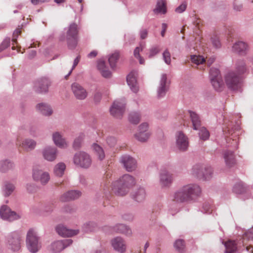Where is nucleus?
Returning <instances> with one entry per match:
<instances>
[{"instance_id":"1","label":"nucleus","mask_w":253,"mask_h":253,"mask_svg":"<svg viewBox=\"0 0 253 253\" xmlns=\"http://www.w3.org/2000/svg\"><path fill=\"white\" fill-rule=\"evenodd\" d=\"M201 193V189L198 185H186L173 194L171 200L178 204L187 202L199 196Z\"/></svg>"},{"instance_id":"2","label":"nucleus","mask_w":253,"mask_h":253,"mask_svg":"<svg viewBox=\"0 0 253 253\" xmlns=\"http://www.w3.org/2000/svg\"><path fill=\"white\" fill-rule=\"evenodd\" d=\"M136 183L135 178L129 174H125L112 184V191L118 196L126 195Z\"/></svg>"},{"instance_id":"3","label":"nucleus","mask_w":253,"mask_h":253,"mask_svg":"<svg viewBox=\"0 0 253 253\" xmlns=\"http://www.w3.org/2000/svg\"><path fill=\"white\" fill-rule=\"evenodd\" d=\"M238 74L235 72H229L225 76V82L228 87L231 89L236 90L240 87L241 78L239 74L244 73L246 71L244 63H242L240 66L237 68Z\"/></svg>"},{"instance_id":"4","label":"nucleus","mask_w":253,"mask_h":253,"mask_svg":"<svg viewBox=\"0 0 253 253\" xmlns=\"http://www.w3.org/2000/svg\"><path fill=\"white\" fill-rule=\"evenodd\" d=\"M26 245L28 250L33 253H37L41 248L39 237L37 236L36 231L33 229H30L28 231Z\"/></svg>"},{"instance_id":"5","label":"nucleus","mask_w":253,"mask_h":253,"mask_svg":"<svg viewBox=\"0 0 253 253\" xmlns=\"http://www.w3.org/2000/svg\"><path fill=\"white\" fill-rule=\"evenodd\" d=\"M78 26L75 23L71 24L67 30L66 40L69 47L71 49L75 48L78 42Z\"/></svg>"},{"instance_id":"6","label":"nucleus","mask_w":253,"mask_h":253,"mask_svg":"<svg viewBox=\"0 0 253 253\" xmlns=\"http://www.w3.org/2000/svg\"><path fill=\"white\" fill-rule=\"evenodd\" d=\"M74 163L77 166L87 168L91 165V160L90 156L86 153L79 152L74 156Z\"/></svg>"},{"instance_id":"7","label":"nucleus","mask_w":253,"mask_h":253,"mask_svg":"<svg viewBox=\"0 0 253 253\" xmlns=\"http://www.w3.org/2000/svg\"><path fill=\"white\" fill-rule=\"evenodd\" d=\"M0 215L3 219L11 221L19 219V214L12 211L7 206H2L0 209Z\"/></svg>"},{"instance_id":"8","label":"nucleus","mask_w":253,"mask_h":253,"mask_svg":"<svg viewBox=\"0 0 253 253\" xmlns=\"http://www.w3.org/2000/svg\"><path fill=\"white\" fill-rule=\"evenodd\" d=\"M16 144L23 151L28 152L33 150L36 146V142L33 139H25L22 141L19 137L17 138Z\"/></svg>"},{"instance_id":"9","label":"nucleus","mask_w":253,"mask_h":253,"mask_svg":"<svg viewBox=\"0 0 253 253\" xmlns=\"http://www.w3.org/2000/svg\"><path fill=\"white\" fill-rule=\"evenodd\" d=\"M148 124L147 123H142L138 128V132L135 134V137L140 142H145L147 141L150 133L148 131Z\"/></svg>"},{"instance_id":"10","label":"nucleus","mask_w":253,"mask_h":253,"mask_svg":"<svg viewBox=\"0 0 253 253\" xmlns=\"http://www.w3.org/2000/svg\"><path fill=\"white\" fill-rule=\"evenodd\" d=\"M125 104L124 102L116 100L112 105L110 111L112 115L117 118H120L124 113Z\"/></svg>"},{"instance_id":"11","label":"nucleus","mask_w":253,"mask_h":253,"mask_svg":"<svg viewBox=\"0 0 253 253\" xmlns=\"http://www.w3.org/2000/svg\"><path fill=\"white\" fill-rule=\"evenodd\" d=\"M176 146L181 151H185L189 146L187 136L181 131H178L176 134Z\"/></svg>"},{"instance_id":"12","label":"nucleus","mask_w":253,"mask_h":253,"mask_svg":"<svg viewBox=\"0 0 253 253\" xmlns=\"http://www.w3.org/2000/svg\"><path fill=\"white\" fill-rule=\"evenodd\" d=\"M212 173V169L211 167L205 168L204 171L203 169L199 166H194L192 169V174L198 177L202 176L205 178V179L209 178L211 174Z\"/></svg>"},{"instance_id":"13","label":"nucleus","mask_w":253,"mask_h":253,"mask_svg":"<svg viewBox=\"0 0 253 253\" xmlns=\"http://www.w3.org/2000/svg\"><path fill=\"white\" fill-rule=\"evenodd\" d=\"M71 88L76 98L83 100L86 97L87 93L86 90L80 84L74 83L72 84Z\"/></svg>"},{"instance_id":"14","label":"nucleus","mask_w":253,"mask_h":253,"mask_svg":"<svg viewBox=\"0 0 253 253\" xmlns=\"http://www.w3.org/2000/svg\"><path fill=\"white\" fill-rule=\"evenodd\" d=\"M73 243L71 239H64L53 243L51 245V250L55 253H58Z\"/></svg>"},{"instance_id":"15","label":"nucleus","mask_w":253,"mask_h":253,"mask_svg":"<svg viewBox=\"0 0 253 253\" xmlns=\"http://www.w3.org/2000/svg\"><path fill=\"white\" fill-rule=\"evenodd\" d=\"M111 245L113 249L120 253H124L126 250V244L124 239L117 237L111 240Z\"/></svg>"},{"instance_id":"16","label":"nucleus","mask_w":253,"mask_h":253,"mask_svg":"<svg viewBox=\"0 0 253 253\" xmlns=\"http://www.w3.org/2000/svg\"><path fill=\"white\" fill-rule=\"evenodd\" d=\"M33 176L35 180L40 181L42 184H45L50 179L49 173L42 170L35 169Z\"/></svg>"},{"instance_id":"17","label":"nucleus","mask_w":253,"mask_h":253,"mask_svg":"<svg viewBox=\"0 0 253 253\" xmlns=\"http://www.w3.org/2000/svg\"><path fill=\"white\" fill-rule=\"evenodd\" d=\"M121 163L128 171L134 170L136 168V161L129 156H124L121 158Z\"/></svg>"},{"instance_id":"18","label":"nucleus","mask_w":253,"mask_h":253,"mask_svg":"<svg viewBox=\"0 0 253 253\" xmlns=\"http://www.w3.org/2000/svg\"><path fill=\"white\" fill-rule=\"evenodd\" d=\"M50 82L47 78H43L37 81L35 84V88L38 92H46L48 91Z\"/></svg>"},{"instance_id":"19","label":"nucleus","mask_w":253,"mask_h":253,"mask_svg":"<svg viewBox=\"0 0 253 253\" xmlns=\"http://www.w3.org/2000/svg\"><path fill=\"white\" fill-rule=\"evenodd\" d=\"M42 153L44 159L52 162L56 159L57 151L54 147H47L43 150Z\"/></svg>"},{"instance_id":"20","label":"nucleus","mask_w":253,"mask_h":253,"mask_svg":"<svg viewBox=\"0 0 253 253\" xmlns=\"http://www.w3.org/2000/svg\"><path fill=\"white\" fill-rule=\"evenodd\" d=\"M58 234L63 237H71L77 235L79 233L78 230H71L67 228L63 225H59L56 228Z\"/></svg>"},{"instance_id":"21","label":"nucleus","mask_w":253,"mask_h":253,"mask_svg":"<svg viewBox=\"0 0 253 253\" xmlns=\"http://www.w3.org/2000/svg\"><path fill=\"white\" fill-rule=\"evenodd\" d=\"M136 75L137 73L135 71H132L128 75L126 78L128 85L134 92H136L138 90L136 79Z\"/></svg>"},{"instance_id":"22","label":"nucleus","mask_w":253,"mask_h":253,"mask_svg":"<svg viewBox=\"0 0 253 253\" xmlns=\"http://www.w3.org/2000/svg\"><path fill=\"white\" fill-rule=\"evenodd\" d=\"M97 67L102 76L104 78H108L111 76V73L106 66L105 62L103 60H98Z\"/></svg>"},{"instance_id":"23","label":"nucleus","mask_w":253,"mask_h":253,"mask_svg":"<svg viewBox=\"0 0 253 253\" xmlns=\"http://www.w3.org/2000/svg\"><path fill=\"white\" fill-rule=\"evenodd\" d=\"M232 50L234 52L241 54H245L248 50V45L246 42L239 41L233 45Z\"/></svg>"},{"instance_id":"24","label":"nucleus","mask_w":253,"mask_h":253,"mask_svg":"<svg viewBox=\"0 0 253 253\" xmlns=\"http://www.w3.org/2000/svg\"><path fill=\"white\" fill-rule=\"evenodd\" d=\"M52 139L55 144L60 148H64L68 146L67 143L65 140L58 132H56L53 134Z\"/></svg>"},{"instance_id":"25","label":"nucleus","mask_w":253,"mask_h":253,"mask_svg":"<svg viewBox=\"0 0 253 253\" xmlns=\"http://www.w3.org/2000/svg\"><path fill=\"white\" fill-rule=\"evenodd\" d=\"M172 180V177L169 172L166 170H162L160 174V182L162 186H166L170 184Z\"/></svg>"},{"instance_id":"26","label":"nucleus","mask_w":253,"mask_h":253,"mask_svg":"<svg viewBox=\"0 0 253 253\" xmlns=\"http://www.w3.org/2000/svg\"><path fill=\"white\" fill-rule=\"evenodd\" d=\"M167 77L166 74L162 75L160 86L158 90V94L159 97L163 96L167 90Z\"/></svg>"},{"instance_id":"27","label":"nucleus","mask_w":253,"mask_h":253,"mask_svg":"<svg viewBox=\"0 0 253 253\" xmlns=\"http://www.w3.org/2000/svg\"><path fill=\"white\" fill-rule=\"evenodd\" d=\"M223 155L226 165L227 167H231L235 165V155L232 151H226L224 152Z\"/></svg>"},{"instance_id":"28","label":"nucleus","mask_w":253,"mask_h":253,"mask_svg":"<svg viewBox=\"0 0 253 253\" xmlns=\"http://www.w3.org/2000/svg\"><path fill=\"white\" fill-rule=\"evenodd\" d=\"M81 193L79 191H70L61 197V200L63 202H66L74 200L80 197Z\"/></svg>"},{"instance_id":"29","label":"nucleus","mask_w":253,"mask_h":253,"mask_svg":"<svg viewBox=\"0 0 253 253\" xmlns=\"http://www.w3.org/2000/svg\"><path fill=\"white\" fill-rule=\"evenodd\" d=\"M20 241V238L18 236L9 238L8 243L11 249L14 251H18L21 247Z\"/></svg>"},{"instance_id":"30","label":"nucleus","mask_w":253,"mask_h":253,"mask_svg":"<svg viewBox=\"0 0 253 253\" xmlns=\"http://www.w3.org/2000/svg\"><path fill=\"white\" fill-rule=\"evenodd\" d=\"M188 113L192 123L193 128L198 130L201 126V120L198 115L192 111H188Z\"/></svg>"},{"instance_id":"31","label":"nucleus","mask_w":253,"mask_h":253,"mask_svg":"<svg viewBox=\"0 0 253 253\" xmlns=\"http://www.w3.org/2000/svg\"><path fill=\"white\" fill-rule=\"evenodd\" d=\"M36 108L37 110L45 116H49L52 113L50 107L46 104L39 103L37 105Z\"/></svg>"},{"instance_id":"32","label":"nucleus","mask_w":253,"mask_h":253,"mask_svg":"<svg viewBox=\"0 0 253 253\" xmlns=\"http://www.w3.org/2000/svg\"><path fill=\"white\" fill-rule=\"evenodd\" d=\"M249 190L248 187L242 182H239L233 187V192L236 194H243L246 193Z\"/></svg>"},{"instance_id":"33","label":"nucleus","mask_w":253,"mask_h":253,"mask_svg":"<svg viewBox=\"0 0 253 253\" xmlns=\"http://www.w3.org/2000/svg\"><path fill=\"white\" fill-rule=\"evenodd\" d=\"M145 191L143 188H139L133 192L132 198L137 202H141L145 199Z\"/></svg>"},{"instance_id":"34","label":"nucleus","mask_w":253,"mask_h":253,"mask_svg":"<svg viewBox=\"0 0 253 253\" xmlns=\"http://www.w3.org/2000/svg\"><path fill=\"white\" fill-rule=\"evenodd\" d=\"M237 243L235 241L228 240L225 242L224 246L226 248V253H234L237 250Z\"/></svg>"},{"instance_id":"35","label":"nucleus","mask_w":253,"mask_h":253,"mask_svg":"<svg viewBox=\"0 0 253 253\" xmlns=\"http://www.w3.org/2000/svg\"><path fill=\"white\" fill-rule=\"evenodd\" d=\"M214 76L211 79V83L215 90L220 91L223 85V81L221 77H217Z\"/></svg>"},{"instance_id":"36","label":"nucleus","mask_w":253,"mask_h":253,"mask_svg":"<svg viewBox=\"0 0 253 253\" xmlns=\"http://www.w3.org/2000/svg\"><path fill=\"white\" fill-rule=\"evenodd\" d=\"M115 231L117 233H121L126 235H129L131 234V229L124 224H118L114 227Z\"/></svg>"},{"instance_id":"37","label":"nucleus","mask_w":253,"mask_h":253,"mask_svg":"<svg viewBox=\"0 0 253 253\" xmlns=\"http://www.w3.org/2000/svg\"><path fill=\"white\" fill-rule=\"evenodd\" d=\"M166 4L164 0H159L158 1L156 8L154 10L155 13H161L165 14L166 13Z\"/></svg>"},{"instance_id":"38","label":"nucleus","mask_w":253,"mask_h":253,"mask_svg":"<svg viewBox=\"0 0 253 253\" xmlns=\"http://www.w3.org/2000/svg\"><path fill=\"white\" fill-rule=\"evenodd\" d=\"M92 147L94 153L98 156L99 159L102 160L105 157L104 152L102 148L96 143H94Z\"/></svg>"},{"instance_id":"39","label":"nucleus","mask_w":253,"mask_h":253,"mask_svg":"<svg viewBox=\"0 0 253 253\" xmlns=\"http://www.w3.org/2000/svg\"><path fill=\"white\" fill-rule=\"evenodd\" d=\"M65 169V165L63 163H59L55 166L54 168V173L57 176H62Z\"/></svg>"},{"instance_id":"40","label":"nucleus","mask_w":253,"mask_h":253,"mask_svg":"<svg viewBox=\"0 0 253 253\" xmlns=\"http://www.w3.org/2000/svg\"><path fill=\"white\" fill-rule=\"evenodd\" d=\"M120 55L118 52H115L109 58V62L112 68L116 67V63L119 59Z\"/></svg>"},{"instance_id":"41","label":"nucleus","mask_w":253,"mask_h":253,"mask_svg":"<svg viewBox=\"0 0 253 253\" xmlns=\"http://www.w3.org/2000/svg\"><path fill=\"white\" fill-rule=\"evenodd\" d=\"M13 167V164L8 161H4L0 162V170L5 172Z\"/></svg>"},{"instance_id":"42","label":"nucleus","mask_w":253,"mask_h":253,"mask_svg":"<svg viewBox=\"0 0 253 253\" xmlns=\"http://www.w3.org/2000/svg\"><path fill=\"white\" fill-rule=\"evenodd\" d=\"M198 129H199V135L201 139L206 140L209 139L210 133L206 128L200 126Z\"/></svg>"},{"instance_id":"43","label":"nucleus","mask_w":253,"mask_h":253,"mask_svg":"<svg viewBox=\"0 0 253 253\" xmlns=\"http://www.w3.org/2000/svg\"><path fill=\"white\" fill-rule=\"evenodd\" d=\"M253 239V234L252 231H248L246 232L243 236L241 240V243L243 246H246L247 242Z\"/></svg>"},{"instance_id":"44","label":"nucleus","mask_w":253,"mask_h":253,"mask_svg":"<svg viewBox=\"0 0 253 253\" xmlns=\"http://www.w3.org/2000/svg\"><path fill=\"white\" fill-rule=\"evenodd\" d=\"M191 60L193 63L197 65L202 64L206 62L205 59L201 55H191Z\"/></svg>"},{"instance_id":"45","label":"nucleus","mask_w":253,"mask_h":253,"mask_svg":"<svg viewBox=\"0 0 253 253\" xmlns=\"http://www.w3.org/2000/svg\"><path fill=\"white\" fill-rule=\"evenodd\" d=\"M128 119L131 123L137 124L140 122V115L136 112L131 113L129 115Z\"/></svg>"},{"instance_id":"46","label":"nucleus","mask_w":253,"mask_h":253,"mask_svg":"<svg viewBox=\"0 0 253 253\" xmlns=\"http://www.w3.org/2000/svg\"><path fill=\"white\" fill-rule=\"evenodd\" d=\"M174 248L179 252H182L185 249V244L183 240L178 239L174 244Z\"/></svg>"},{"instance_id":"47","label":"nucleus","mask_w":253,"mask_h":253,"mask_svg":"<svg viewBox=\"0 0 253 253\" xmlns=\"http://www.w3.org/2000/svg\"><path fill=\"white\" fill-rule=\"evenodd\" d=\"M143 50V47H137L134 51V57L139 60L140 64H143L145 62L144 59L140 55L139 53Z\"/></svg>"},{"instance_id":"48","label":"nucleus","mask_w":253,"mask_h":253,"mask_svg":"<svg viewBox=\"0 0 253 253\" xmlns=\"http://www.w3.org/2000/svg\"><path fill=\"white\" fill-rule=\"evenodd\" d=\"M21 33V30L20 28H17L16 29L13 34V37L12 39V49L13 50H14L16 48V46H15V44H17V38L18 36L20 35Z\"/></svg>"},{"instance_id":"49","label":"nucleus","mask_w":253,"mask_h":253,"mask_svg":"<svg viewBox=\"0 0 253 253\" xmlns=\"http://www.w3.org/2000/svg\"><path fill=\"white\" fill-rule=\"evenodd\" d=\"M84 135L82 133L76 138L73 143V147L74 148L78 149L80 147L83 140L84 138Z\"/></svg>"},{"instance_id":"50","label":"nucleus","mask_w":253,"mask_h":253,"mask_svg":"<svg viewBox=\"0 0 253 253\" xmlns=\"http://www.w3.org/2000/svg\"><path fill=\"white\" fill-rule=\"evenodd\" d=\"M4 193L5 196L10 195L14 189V186L10 183H6L4 186Z\"/></svg>"},{"instance_id":"51","label":"nucleus","mask_w":253,"mask_h":253,"mask_svg":"<svg viewBox=\"0 0 253 253\" xmlns=\"http://www.w3.org/2000/svg\"><path fill=\"white\" fill-rule=\"evenodd\" d=\"M210 79H211L212 77L214 78V76L216 77L215 78H217V77H221V75L219 70L214 68H211L210 71Z\"/></svg>"},{"instance_id":"52","label":"nucleus","mask_w":253,"mask_h":253,"mask_svg":"<svg viewBox=\"0 0 253 253\" xmlns=\"http://www.w3.org/2000/svg\"><path fill=\"white\" fill-rule=\"evenodd\" d=\"M163 58L167 64H169L171 62L170 54L168 49H166L163 53Z\"/></svg>"},{"instance_id":"53","label":"nucleus","mask_w":253,"mask_h":253,"mask_svg":"<svg viewBox=\"0 0 253 253\" xmlns=\"http://www.w3.org/2000/svg\"><path fill=\"white\" fill-rule=\"evenodd\" d=\"M106 141L108 145L110 147H113L116 145L117 140L114 137L110 136L107 138Z\"/></svg>"},{"instance_id":"54","label":"nucleus","mask_w":253,"mask_h":253,"mask_svg":"<svg viewBox=\"0 0 253 253\" xmlns=\"http://www.w3.org/2000/svg\"><path fill=\"white\" fill-rule=\"evenodd\" d=\"M186 7L187 3L185 2H183L176 8L175 11L179 13H182L185 10Z\"/></svg>"},{"instance_id":"55","label":"nucleus","mask_w":253,"mask_h":253,"mask_svg":"<svg viewBox=\"0 0 253 253\" xmlns=\"http://www.w3.org/2000/svg\"><path fill=\"white\" fill-rule=\"evenodd\" d=\"M211 42L214 46L218 48L220 46V42L219 38L217 37L211 38Z\"/></svg>"},{"instance_id":"56","label":"nucleus","mask_w":253,"mask_h":253,"mask_svg":"<svg viewBox=\"0 0 253 253\" xmlns=\"http://www.w3.org/2000/svg\"><path fill=\"white\" fill-rule=\"evenodd\" d=\"M80 56H77L75 59L74 60V64H73V67H72V70L69 72V74L68 75H67L65 78L66 79H67L68 77L71 74V73H72V70L76 67V66L78 65V64L79 63V61H80Z\"/></svg>"},{"instance_id":"57","label":"nucleus","mask_w":253,"mask_h":253,"mask_svg":"<svg viewBox=\"0 0 253 253\" xmlns=\"http://www.w3.org/2000/svg\"><path fill=\"white\" fill-rule=\"evenodd\" d=\"M159 50L158 48L157 47H154L151 48L150 49L149 57H151L154 56L155 55L157 54L159 52Z\"/></svg>"},{"instance_id":"58","label":"nucleus","mask_w":253,"mask_h":253,"mask_svg":"<svg viewBox=\"0 0 253 253\" xmlns=\"http://www.w3.org/2000/svg\"><path fill=\"white\" fill-rule=\"evenodd\" d=\"M148 35V30L144 29L140 31V36L141 39H145Z\"/></svg>"},{"instance_id":"59","label":"nucleus","mask_w":253,"mask_h":253,"mask_svg":"<svg viewBox=\"0 0 253 253\" xmlns=\"http://www.w3.org/2000/svg\"><path fill=\"white\" fill-rule=\"evenodd\" d=\"M228 131H229V134L231 133V137L227 135H226V137H229V139H232L233 141L236 144H237V140L236 138L235 139H234V136L233 135V133H235V132H232V130L230 131L229 130H228Z\"/></svg>"},{"instance_id":"60","label":"nucleus","mask_w":253,"mask_h":253,"mask_svg":"<svg viewBox=\"0 0 253 253\" xmlns=\"http://www.w3.org/2000/svg\"><path fill=\"white\" fill-rule=\"evenodd\" d=\"M9 45L8 42H3L2 44L0 45V51L3 50L6 48Z\"/></svg>"},{"instance_id":"61","label":"nucleus","mask_w":253,"mask_h":253,"mask_svg":"<svg viewBox=\"0 0 253 253\" xmlns=\"http://www.w3.org/2000/svg\"><path fill=\"white\" fill-rule=\"evenodd\" d=\"M101 93L100 92H97L94 95V100L96 102H98L101 98Z\"/></svg>"},{"instance_id":"62","label":"nucleus","mask_w":253,"mask_h":253,"mask_svg":"<svg viewBox=\"0 0 253 253\" xmlns=\"http://www.w3.org/2000/svg\"><path fill=\"white\" fill-rule=\"evenodd\" d=\"M97 54V51L96 50H93L91 52H90L88 54V57L89 58H94L95 57Z\"/></svg>"},{"instance_id":"63","label":"nucleus","mask_w":253,"mask_h":253,"mask_svg":"<svg viewBox=\"0 0 253 253\" xmlns=\"http://www.w3.org/2000/svg\"><path fill=\"white\" fill-rule=\"evenodd\" d=\"M36 55V52L35 50H32L29 55V58H32Z\"/></svg>"},{"instance_id":"64","label":"nucleus","mask_w":253,"mask_h":253,"mask_svg":"<svg viewBox=\"0 0 253 253\" xmlns=\"http://www.w3.org/2000/svg\"><path fill=\"white\" fill-rule=\"evenodd\" d=\"M246 250L251 253H253V248L251 245L246 246Z\"/></svg>"}]
</instances>
